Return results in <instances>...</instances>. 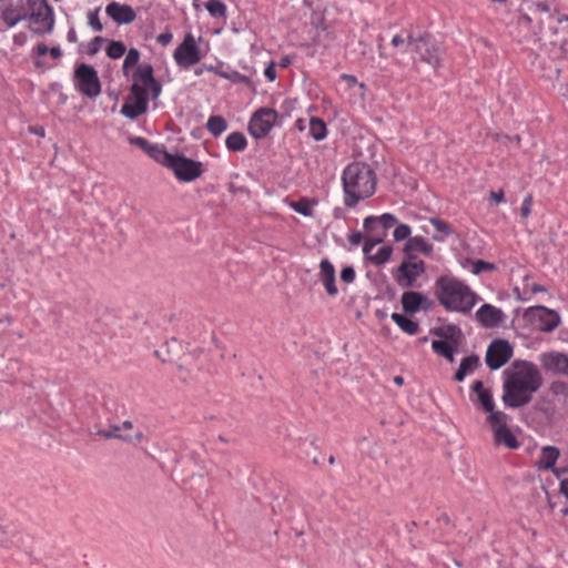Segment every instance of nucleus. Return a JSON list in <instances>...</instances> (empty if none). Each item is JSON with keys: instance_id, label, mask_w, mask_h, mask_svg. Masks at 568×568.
I'll return each instance as SVG.
<instances>
[{"instance_id": "412c9836", "label": "nucleus", "mask_w": 568, "mask_h": 568, "mask_svg": "<svg viewBox=\"0 0 568 568\" xmlns=\"http://www.w3.org/2000/svg\"><path fill=\"white\" fill-rule=\"evenodd\" d=\"M471 393L476 394V399L471 398V402L477 405L485 413L490 412L495 408V400L493 393L489 388L484 386V382L477 379L473 382L470 386Z\"/></svg>"}, {"instance_id": "774afa93", "label": "nucleus", "mask_w": 568, "mask_h": 568, "mask_svg": "<svg viewBox=\"0 0 568 568\" xmlns=\"http://www.w3.org/2000/svg\"><path fill=\"white\" fill-rule=\"evenodd\" d=\"M49 52V47L44 43V42H40L38 43L33 49H32V55L33 57H43L45 54H48Z\"/></svg>"}, {"instance_id": "e433bc0d", "label": "nucleus", "mask_w": 568, "mask_h": 568, "mask_svg": "<svg viewBox=\"0 0 568 568\" xmlns=\"http://www.w3.org/2000/svg\"><path fill=\"white\" fill-rule=\"evenodd\" d=\"M204 7L212 18L226 19L227 17V7L221 0H209L204 3Z\"/></svg>"}, {"instance_id": "6e6d98bb", "label": "nucleus", "mask_w": 568, "mask_h": 568, "mask_svg": "<svg viewBox=\"0 0 568 568\" xmlns=\"http://www.w3.org/2000/svg\"><path fill=\"white\" fill-rule=\"evenodd\" d=\"M341 281L346 284H351L355 281L356 272L353 265H345L341 270L339 274Z\"/></svg>"}, {"instance_id": "09e8293b", "label": "nucleus", "mask_w": 568, "mask_h": 568, "mask_svg": "<svg viewBox=\"0 0 568 568\" xmlns=\"http://www.w3.org/2000/svg\"><path fill=\"white\" fill-rule=\"evenodd\" d=\"M376 222L383 227V231L387 233V230L394 227L398 223V219L393 213H384L376 216Z\"/></svg>"}, {"instance_id": "f8f14e48", "label": "nucleus", "mask_w": 568, "mask_h": 568, "mask_svg": "<svg viewBox=\"0 0 568 568\" xmlns=\"http://www.w3.org/2000/svg\"><path fill=\"white\" fill-rule=\"evenodd\" d=\"M202 52L191 32H187L182 42L173 52V59L181 69H189L197 64L202 59Z\"/></svg>"}, {"instance_id": "58836bf2", "label": "nucleus", "mask_w": 568, "mask_h": 568, "mask_svg": "<svg viewBox=\"0 0 568 568\" xmlns=\"http://www.w3.org/2000/svg\"><path fill=\"white\" fill-rule=\"evenodd\" d=\"M105 41V38L97 36L88 43H80L78 51L80 54L87 53L88 55L93 57L100 51L102 43H104Z\"/></svg>"}, {"instance_id": "49530a36", "label": "nucleus", "mask_w": 568, "mask_h": 568, "mask_svg": "<svg viewBox=\"0 0 568 568\" xmlns=\"http://www.w3.org/2000/svg\"><path fill=\"white\" fill-rule=\"evenodd\" d=\"M395 226L396 227L393 231L394 241H396V242L406 241L407 242V240L412 237L410 236L412 229L408 224L397 223Z\"/></svg>"}, {"instance_id": "4d7b16f0", "label": "nucleus", "mask_w": 568, "mask_h": 568, "mask_svg": "<svg viewBox=\"0 0 568 568\" xmlns=\"http://www.w3.org/2000/svg\"><path fill=\"white\" fill-rule=\"evenodd\" d=\"M437 524L439 525V527L443 529L444 532L446 534H449L455 525L453 524L450 517L446 514V513H442L438 517H437Z\"/></svg>"}, {"instance_id": "13d9d810", "label": "nucleus", "mask_w": 568, "mask_h": 568, "mask_svg": "<svg viewBox=\"0 0 568 568\" xmlns=\"http://www.w3.org/2000/svg\"><path fill=\"white\" fill-rule=\"evenodd\" d=\"M378 223L376 222V215H368L363 221V227L367 235H374L373 233L377 230Z\"/></svg>"}, {"instance_id": "f3484780", "label": "nucleus", "mask_w": 568, "mask_h": 568, "mask_svg": "<svg viewBox=\"0 0 568 568\" xmlns=\"http://www.w3.org/2000/svg\"><path fill=\"white\" fill-rule=\"evenodd\" d=\"M106 16L116 24H130L136 19L135 10L126 3L112 1L105 7Z\"/></svg>"}, {"instance_id": "7c9ffc66", "label": "nucleus", "mask_w": 568, "mask_h": 568, "mask_svg": "<svg viewBox=\"0 0 568 568\" xmlns=\"http://www.w3.org/2000/svg\"><path fill=\"white\" fill-rule=\"evenodd\" d=\"M428 221L436 229V231L443 234V236L434 234L432 239L435 242L443 243L445 241V236H452L455 234V230L447 221L435 216L428 217Z\"/></svg>"}, {"instance_id": "3c124183", "label": "nucleus", "mask_w": 568, "mask_h": 568, "mask_svg": "<svg viewBox=\"0 0 568 568\" xmlns=\"http://www.w3.org/2000/svg\"><path fill=\"white\" fill-rule=\"evenodd\" d=\"M529 10H534L536 12L541 13H551L552 12V1L551 0H532L531 6L528 7Z\"/></svg>"}, {"instance_id": "473e14b6", "label": "nucleus", "mask_w": 568, "mask_h": 568, "mask_svg": "<svg viewBox=\"0 0 568 568\" xmlns=\"http://www.w3.org/2000/svg\"><path fill=\"white\" fill-rule=\"evenodd\" d=\"M308 133L316 142L325 140L328 134L325 121L318 116H311Z\"/></svg>"}, {"instance_id": "6ab92c4d", "label": "nucleus", "mask_w": 568, "mask_h": 568, "mask_svg": "<svg viewBox=\"0 0 568 568\" xmlns=\"http://www.w3.org/2000/svg\"><path fill=\"white\" fill-rule=\"evenodd\" d=\"M318 277L328 296L334 297L338 294L335 266L328 258H323L320 262Z\"/></svg>"}, {"instance_id": "cd10ccee", "label": "nucleus", "mask_w": 568, "mask_h": 568, "mask_svg": "<svg viewBox=\"0 0 568 568\" xmlns=\"http://www.w3.org/2000/svg\"><path fill=\"white\" fill-rule=\"evenodd\" d=\"M429 334L444 339L460 342L463 338V331L456 324H447L444 326H436L429 329Z\"/></svg>"}, {"instance_id": "5fc2aeb1", "label": "nucleus", "mask_w": 568, "mask_h": 568, "mask_svg": "<svg viewBox=\"0 0 568 568\" xmlns=\"http://www.w3.org/2000/svg\"><path fill=\"white\" fill-rule=\"evenodd\" d=\"M534 408L542 414L550 416L554 414V407L549 399L541 397L536 403Z\"/></svg>"}, {"instance_id": "c756f323", "label": "nucleus", "mask_w": 568, "mask_h": 568, "mask_svg": "<svg viewBox=\"0 0 568 568\" xmlns=\"http://www.w3.org/2000/svg\"><path fill=\"white\" fill-rule=\"evenodd\" d=\"M317 204L315 199H310L306 196L300 197L297 201H291L288 206L295 211L296 213L303 216H313L314 210L313 207Z\"/></svg>"}, {"instance_id": "8fccbe9b", "label": "nucleus", "mask_w": 568, "mask_h": 568, "mask_svg": "<svg viewBox=\"0 0 568 568\" xmlns=\"http://www.w3.org/2000/svg\"><path fill=\"white\" fill-rule=\"evenodd\" d=\"M99 12L100 7L93 10H89L87 13L89 27H91L97 32H101L103 30V24L100 20Z\"/></svg>"}, {"instance_id": "393cba45", "label": "nucleus", "mask_w": 568, "mask_h": 568, "mask_svg": "<svg viewBox=\"0 0 568 568\" xmlns=\"http://www.w3.org/2000/svg\"><path fill=\"white\" fill-rule=\"evenodd\" d=\"M390 318L399 327V329L407 335L414 336L420 332L419 322L413 318V315L394 312L390 315Z\"/></svg>"}, {"instance_id": "69168bd1", "label": "nucleus", "mask_w": 568, "mask_h": 568, "mask_svg": "<svg viewBox=\"0 0 568 568\" xmlns=\"http://www.w3.org/2000/svg\"><path fill=\"white\" fill-rule=\"evenodd\" d=\"M172 40H173V33L171 31H169V30H166L165 32L160 33L156 37V41L161 45H163V47L170 44L172 42Z\"/></svg>"}, {"instance_id": "a19ab883", "label": "nucleus", "mask_w": 568, "mask_h": 568, "mask_svg": "<svg viewBox=\"0 0 568 568\" xmlns=\"http://www.w3.org/2000/svg\"><path fill=\"white\" fill-rule=\"evenodd\" d=\"M126 55L124 58L123 64H122V71L125 77L129 75L130 70L133 67H138L141 53L136 48H130L126 52Z\"/></svg>"}, {"instance_id": "39448f33", "label": "nucleus", "mask_w": 568, "mask_h": 568, "mask_svg": "<svg viewBox=\"0 0 568 568\" xmlns=\"http://www.w3.org/2000/svg\"><path fill=\"white\" fill-rule=\"evenodd\" d=\"M29 30L37 36L50 34L54 29V11L48 0H27Z\"/></svg>"}, {"instance_id": "338daca9", "label": "nucleus", "mask_w": 568, "mask_h": 568, "mask_svg": "<svg viewBox=\"0 0 568 568\" xmlns=\"http://www.w3.org/2000/svg\"><path fill=\"white\" fill-rule=\"evenodd\" d=\"M347 239L353 246H357L364 240V235L361 231H353L348 234Z\"/></svg>"}, {"instance_id": "423d86ee", "label": "nucleus", "mask_w": 568, "mask_h": 568, "mask_svg": "<svg viewBox=\"0 0 568 568\" xmlns=\"http://www.w3.org/2000/svg\"><path fill=\"white\" fill-rule=\"evenodd\" d=\"M72 82L74 89L84 98L95 99L102 92V83L95 68L85 62H77L73 67Z\"/></svg>"}, {"instance_id": "c03bdc74", "label": "nucleus", "mask_w": 568, "mask_h": 568, "mask_svg": "<svg viewBox=\"0 0 568 568\" xmlns=\"http://www.w3.org/2000/svg\"><path fill=\"white\" fill-rule=\"evenodd\" d=\"M222 79L229 80L235 84L243 83L253 88L252 80L247 75L240 73L237 70H227L225 74H222Z\"/></svg>"}, {"instance_id": "e2e57ef3", "label": "nucleus", "mask_w": 568, "mask_h": 568, "mask_svg": "<svg viewBox=\"0 0 568 568\" xmlns=\"http://www.w3.org/2000/svg\"><path fill=\"white\" fill-rule=\"evenodd\" d=\"M434 307V301L428 298L424 293L419 292V312L430 311Z\"/></svg>"}, {"instance_id": "0eeeda50", "label": "nucleus", "mask_w": 568, "mask_h": 568, "mask_svg": "<svg viewBox=\"0 0 568 568\" xmlns=\"http://www.w3.org/2000/svg\"><path fill=\"white\" fill-rule=\"evenodd\" d=\"M523 320L526 326H530L544 333L555 331L561 322L557 311L544 305H535L526 308L523 313Z\"/></svg>"}, {"instance_id": "aec40b11", "label": "nucleus", "mask_w": 568, "mask_h": 568, "mask_svg": "<svg viewBox=\"0 0 568 568\" xmlns=\"http://www.w3.org/2000/svg\"><path fill=\"white\" fill-rule=\"evenodd\" d=\"M434 251L433 244L427 242L423 236L416 235L407 240L403 247L404 257L408 260H419L416 252L424 254L425 256H432Z\"/></svg>"}, {"instance_id": "864d4df0", "label": "nucleus", "mask_w": 568, "mask_h": 568, "mask_svg": "<svg viewBox=\"0 0 568 568\" xmlns=\"http://www.w3.org/2000/svg\"><path fill=\"white\" fill-rule=\"evenodd\" d=\"M549 390L555 396L562 395L565 397H568V383L555 381L550 384Z\"/></svg>"}, {"instance_id": "f704fd0d", "label": "nucleus", "mask_w": 568, "mask_h": 568, "mask_svg": "<svg viewBox=\"0 0 568 568\" xmlns=\"http://www.w3.org/2000/svg\"><path fill=\"white\" fill-rule=\"evenodd\" d=\"M97 435L103 438H116L124 442H132V435L129 433H124L122 425H111L108 430L99 429L97 430Z\"/></svg>"}, {"instance_id": "7ed1b4c3", "label": "nucleus", "mask_w": 568, "mask_h": 568, "mask_svg": "<svg viewBox=\"0 0 568 568\" xmlns=\"http://www.w3.org/2000/svg\"><path fill=\"white\" fill-rule=\"evenodd\" d=\"M435 295L446 311L462 314L470 313L479 300L464 281L449 275H440L436 280Z\"/></svg>"}, {"instance_id": "b1692460", "label": "nucleus", "mask_w": 568, "mask_h": 568, "mask_svg": "<svg viewBox=\"0 0 568 568\" xmlns=\"http://www.w3.org/2000/svg\"><path fill=\"white\" fill-rule=\"evenodd\" d=\"M480 366V358L473 353L462 358L458 368L453 375L455 382H463L467 375L473 374Z\"/></svg>"}, {"instance_id": "2f4dec72", "label": "nucleus", "mask_w": 568, "mask_h": 568, "mask_svg": "<svg viewBox=\"0 0 568 568\" xmlns=\"http://www.w3.org/2000/svg\"><path fill=\"white\" fill-rule=\"evenodd\" d=\"M225 146L230 152H243L247 148V139L243 132L234 131L226 136Z\"/></svg>"}, {"instance_id": "6e6552de", "label": "nucleus", "mask_w": 568, "mask_h": 568, "mask_svg": "<svg viewBox=\"0 0 568 568\" xmlns=\"http://www.w3.org/2000/svg\"><path fill=\"white\" fill-rule=\"evenodd\" d=\"M168 169L182 183L193 182L205 172L204 164L201 161L193 160L180 152L174 153Z\"/></svg>"}, {"instance_id": "052dcab7", "label": "nucleus", "mask_w": 568, "mask_h": 568, "mask_svg": "<svg viewBox=\"0 0 568 568\" xmlns=\"http://www.w3.org/2000/svg\"><path fill=\"white\" fill-rule=\"evenodd\" d=\"M549 17L555 18L558 24L568 23V14L561 13L556 7H554L552 12L549 13ZM562 29L568 32V24H566Z\"/></svg>"}, {"instance_id": "a18cd8bd", "label": "nucleus", "mask_w": 568, "mask_h": 568, "mask_svg": "<svg viewBox=\"0 0 568 568\" xmlns=\"http://www.w3.org/2000/svg\"><path fill=\"white\" fill-rule=\"evenodd\" d=\"M471 265H473L471 273L474 275H479L484 272H494L497 270L496 264L485 261V260H481V258L471 261Z\"/></svg>"}, {"instance_id": "9b49d317", "label": "nucleus", "mask_w": 568, "mask_h": 568, "mask_svg": "<svg viewBox=\"0 0 568 568\" xmlns=\"http://www.w3.org/2000/svg\"><path fill=\"white\" fill-rule=\"evenodd\" d=\"M278 113L275 109L260 108L251 116L247 131L255 140H262L268 135L275 125Z\"/></svg>"}, {"instance_id": "a878e982", "label": "nucleus", "mask_w": 568, "mask_h": 568, "mask_svg": "<svg viewBox=\"0 0 568 568\" xmlns=\"http://www.w3.org/2000/svg\"><path fill=\"white\" fill-rule=\"evenodd\" d=\"M560 456V450L556 446H544L541 448L540 455L536 462V466L539 469L551 470Z\"/></svg>"}, {"instance_id": "4468645a", "label": "nucleus", "mask_w": 568, "mask_h": 568, "mask_svg": "<svg viewBox=\"0 0 568 568\" xmlns=\"http://www.w3.org/2000/svg\"><path fill=\"white\" fill-rule=\"evenodd\" d=\"M132 80L152 100L158 99L162 93V84L155 79L154 68L150 63L139 65L132 74Z\"/></svg>"}, {"instance_id": "ea45409f", "label": "nucleus", "mask_w": 568, "mask_h": 568, "mask_svg": "<svg viewBox=\"0 0 568 568\" xmlns=\"http://www.w3.org/2000/svg\"><path fill=\"white\" fill-rule=\"evenodd\" d=\"M105 42H108V45L105 48V53L110 59L116 60V59L122 58L125 54L126 47L122 41L106 39Z\"/></svg>"}, {"instance_id": "72a5a7b5", "label": "nucleus", "mask_w": 568, "mask_h": 568, "mask_svg": "<svg viewBox=\"0 0 568 568\" xmlns=\"http://www.w3.org/2000/svg\"><path fill=\"white\" fill-rule=\"evenodd\" d=\"M205 128L214 138H217L227 130L229 123L222 115L212 114L209 116Z\"/></svg>"}, {"instance_id": "a211bd4d", "label": "nucleus", "mask_w": 568, "mask_h": 568, "mask_svg": "<svg viewBox=\"0 0 568 568\" xmlns=\"http://www.w3.org/2000/svg\"><path fill=\"white\" fill-rule=\"evenodd\" d=\"M27 8L23 0L17 3H9L0 8V19L8 28L16 27L20 21L27 20Z\"/></svg>"}, {"instance_id": "20e7f679", "label": "nucleus", "mask_w": 568, "mask_h": 568, "mask_svg": "<svg viewBox=\"0 0 568 568\" xmlns=\"http://www.w3.org/2000/svg\"><path fill=\"white\" fill-rule=\"evenodd\" d=\"M408 39L413 63L415 65L426 63L435 73H438L443 68L446 50L435 36L428 31L417 30L416 36H410Z\"/></svg>"}, {"instance_id": "5701e85b", "label": "nucleus", "mask_w": 568, "mask_h": 568, "mask_svg": "<svg viewBox=\"0 0 568 568\" xmlns=\"http://www.w3.org/2000/svg\"><path fill=\"white\" fill-rule=\"evenodd\" d=\"M459 345L460 342L439 338L432 342V349L438 356L444 357L449 363H454Z\"/></svg>"}, {"instance_id": "4c0bfd02", "label": "nucleus", "mask_w": 568, "mask_h": 568, "mask_svg": "<svg viewBox=\"0 0 568 568\" xmlns=\"http://www.w3.org/2000/svg\"><path fill=\"white\" fill-rule=\"evenodd\" d=\"M417 30H402L400 33L395 34L392 38V45L395 48H403V52H409L410 43H409V37L416 36Z\"/></svg>"}, {"instance_id": "f257e3e1", "label": "nucleus", "mask_w": 568, "mask_h": 568, "mask_svg": "<svg viewBox=\"0 0 568 568\" xmlns=\"http://www.w3.org/2000/svg\"><path fill=\"white\" fill-rule=\"evenodd\" d=\"M501 400L508 408H520L532 400V394L542 385V376L538 367L526 359H515L503 372Z\"/></svg>"}, {"instance_id": "79ce46f5", "label": "nucleus", "mask_w": 568, "mask_h": 568, "mask_svg": "<svg viewBox=\"0 0 568 568\" xmlns=\"http://www.w3.org/2000/svg\"><path fill=\"white\" fill-rule=\"evenodd\" d=\"M487 413L489 414L487 422L490 425L493 433H495V429L499 426L508 425L507 420L509 416L506 413L501 410H495V408Z\"/></svg>"}, {"instance_id": "c9c22d12", "label": "nucleus", "mask_w": 568, "mask_h": 568, "mask_svg": "<svg viewBox=\"0 0 568 568\" xmlns=\"http://www.w3.org/2000/svg\"><path fill=\"white\" fill-rule=\"evenodd\" d=\"M393 251H394L393 245L388 244V245L379 247L378 251L376 252V254L367 255L366 258L369 262L374 263L375 265L382 266L390 260Z\"/></svg>"}, {"instance_id": "bf43d9fd", "label": "nucleus", "mask_w": 568, "mask_h": 568, "mask_svg": "<svg viewBox=\"0 0 568 568\" xmlns=\"http://www.w3.org/2000/svg\"><path fill=\"white\" fill-rule=\"evenodd\" d=\"M532 202H534V196H532L531 193H528L524 197L523 203H521V207H520V215H521V217L527 219L530 215Z\"/></svg>"}, {"instance_id": "0e129e2a", "label": "nucleus", "mask_w": 568, "mask_h": 568, "mask_svg": "<svg viewBox=\"0 0 568 568\" xmlns=\"http://www.w3.org/2000/svg\"><path fill=\"white\" fill-rule=\"evenodd\" d=\"M223 67H224V63L222 61H217L216 65L207 64V67H205V70L222 78V74H225L227 71V70H223Z\"/></svg>"}, {"instance_id": "603ef678", "label": "nucleus", "mask_w": 568, "mask_h": 568, "mask_svg": "<svg viewBox=\"0 0 568 568\" xmlns=\"http://www.w3.org/2000/svg\"><path fill=\"white\" fill-rule=\"evenodd\" d=\"M519 14L517 19V23L521 27H525L528 31L537 33L536 26L534 24V21L531 17L525 12L523 9H519Z\"/></svg>"}, {"instance_id": "bb28decb", "label": "nucleus", "mask_w": 568, "mask_h": 568, "mask_svg": "<svg viewBox=\"0 0 568 568\" xmlns=\"http://www.w3.org/2000/svg\"><path fill=\"white\" fill-rule=\"evenodd\" d=\"M494 442L496 445H504L509 449H517L520 447V442L514 435L508 425H503L495 429Z\"/></svg>"}, {"instance_id": "1a4fd4ad", "label": "nucleus", "mask_w": 568, "mask_h": 568, "mask_svg": "<svg viewBox=\"0 0 568 568\" xmlns=\"http://www.w3.org/2000/svg\"><path fill=\"white\" fill-rule=\"evenodd\" d=\"M426 272V264L423 260H408L404 257L402 263L392 274L396 283L404 288L416 286L417 280Z\"/></svg>"}, {"instance_id": "9d476101", "label": "nucleus", "mask_w": 568, "mask_h": 568, "mask_svg": "<svg viewBox=\"0 0 568 568\" xmlns=\"http://www.w3.org/2000/svg\"><path fill=\"white\" fill-rule=\"evenodd\" d=\"M514 355L513 344L505 338H494L487 346L485 363L490 371L505 366Z\"/></svg>"}, {"instance_id": "2eb2a0df", "label": "nucleus", "mask_w": 568, "mask_h": 568, "mask_svg": "<svg viewBox=\"0 0 568 568\" xmlns=\"http://www.w3.org/2000/svg\"><path fill=\"white\" fill-rule=\"evenodd\" d=\"M129 142L130 144L140 148L156 163L166 169L169 168L174 153H170L164 144L152 143L143 136H131Z\"/></svg>"}, {"instance_id": "dca6fc26", "label": "nucleus", "mask_w": 568, "mask_h": 568, "mask_svg": "<svg viewBox=\"0 0 568 568\" xmlns=\"http://www.w3.org/2000/svg\"><path fill=\"white\" fill-rule=\"evenodd\" d=\"M475 318L484 328H494L504 323L506 314L501 308L485 303L476 311Z\"/></svg>"}, {"instance_id": "de8ad7c7", "label": "nucleus", "mask_w": 568, "mask_h": 568, "mask_svg": "<svg viewBox=\"0 0 568 568\" xmlns=\"http://www.w3.org/2000/svg\"><path fill=\"white\" fill-rule=\"evenodd\" d=\"M311 26L318 31H327L328 24L325 19L324 12L313 11L311 14Z\"/></svg>"}, {"instance_id": "4be33fe9", "label": "nucleus", "mask_w": 568, "mask_h": 568, "mask_svg": "<svg viewBox=\"0 0 568 568\" xmlns=\"http://www.w3.org/2000/svg\"><path fill=\"white\" fill-rule=\"evenodd\" d=\"M541 364L548 369L568 376V356L559 352H548L541 355Z\"/></svg>"}, {"instance_id": "f03ea898", "label": "nucleus", "mask_w": 568, "mask_h": 568, "mask_svg": "<svg viewBox=\"0 0 568 568\" xmlns=\"http://www.w3.org/2000/svg\"><path fill=\"white\" fill-rule=\"evenodd\" d=\"M344 204L355 207L361 200L368 199L376 192L377 176L374 169L365 162H352L342 173Z\"/></svg>"}, {"instance_id": "680f3d73", "label": "nucleus", "mask_w": 568, "mask_h": 568, "mask_svg": "<svg viewBox=\"0 0 568 568\" xmlns=\"http://www.w3.org/2000/svg\"><path fill=\"white\" fill-rule=\"evenodd\" d=\"M264 77L270 81L273 82L277 78L276 72V62L271 61L264 69Z\"/></svg>"}, {"instance_id": "37998d69", "label": "nucleus", "mask_w": 568, "mask_h": 568, "mask_svg": "<svg viewBox=\"0 0 568 568\" xmlns=\"http://www.w3.org/2000/svg\"><path fill=\"white\" fill-rule=\"evenodd\" d=\"M387 233L383 231L381 234L366 235L364 237L363 253L367 256L368 253L376 246L384 243Z\"/></svg>"}, {"instance_id": "ddd939ff", "label": "nucleus", "mask_w": 568, "mask_h": 568, "mask_svg": "<svg viewBox=\"0 0 568 568\" xmlns=\"http://www.w3.org/2000/svg\"><path fill=\"white\" fill-rule=\"evenodd\" d=\"M149 101L150 97H146L144 90L140 89L138 83H132L120 113L130 120H136L148 111Z\"/></svg>"}, {"instance_id": "c85d7f7f", "label": "nucleus", "mask_w": 568, "mask_h": 568, "mask_svg": "<svg viewBox=\"0 0 568 568\" xmlns=\"http://www.w3.org/2000/svg\"><path fill=\"white\" fill-rule=\"evenodd\" d=\"M403 313L415 315L419 312V292L414 290L405 291L400 296Z\"/></svg>"}]
</instances>
